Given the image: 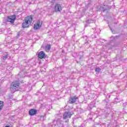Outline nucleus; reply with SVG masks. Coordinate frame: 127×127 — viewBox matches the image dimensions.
<instances>
[{"label": "nucleus", "instance_id": "f257e3e1", "mask_svg": "<svg viewBox=\"0 0 127 127\" xmlns=\"http://www.w3.org/2000/svg\"><path fill=\"white\" fill-rule=\"evenodd\" d=\"M32 21V16H28L25 18L24 22L22 23V28H26L28 27Z\"/></svg>", "mask_w": 127, "mask_h": 127}, {"label": "nucleus", "instance_id": "f03ea898", "mask_svg": "<svg viewBox=\"0 0 127 127\" xmlns=\"http://www.w3.org/2000/svg\"><path fill=\"white\" fill-rule=\"evenodd\" d=\"M18 87H19V82H13L12 85L10 86V91H11V93H13L16 91V89H18Z\"/></svg>", "mask_w": 127, "mask_h": 127}, {"label": "nucleus", "instance_id": "7ed1b4c3", "mask_svg": "<svg viewBox=\"0 0 127 127\" xmlns=\"http://www.w3.org/2000/svg\"><path fill=\"white\" fill-rule=\"evenodd\" d=\"M41 26H42V21L39 20L34 24V29L35 30H38V29L41 28Z\"/></svg>", "mask_w": 127, "mask_h": 127}, {"label": "nucleus", "instance_id": "20e7f679", "mask_svg": "<svg viewBox=\"0 0 127 127\" xmlns=\"http://www.w3.org/2000/svg\"><path fill=\"white\" fill-rule=\"evenodd\" d=\"M62 123H63V122L60 119H58L57 120H54L53 121V124L54 125H55V127H56V126L59 127H63Z\"/></svg>", "mask_w": 127, "mask_h": 127}, {"label": "nucleus", "instance_id": "39448f33", "mask_svg": "<svg viewBox=\"0 0 127 127\" xmlns=\"http://www.w3.org/2000/svg\"><path fill=\"white\" fill-rule=\"evenodd\" d=\"M16 18L15 15L8 16L7 17V21L8 22H11V23H13Z\"/></svg>", "mask_w": 127, "mask_h": 127}, {"label": "nucleus", "instance_id": "423d86ee", "mask_svg": "<svg viewBox=\"0 0 127 127\" xmlns=\"http://www.w3.org/2000/svg\"><path fill=\"white\" fill-rule=\"evenodd\" d=\"M72 117V113L70 112H65L63 115V120L70 119Z\"/></svg>", "mask_w": 127, "mask_h": 127}, {"label": "nucleus", "instance_id": "0eeeda50", "mask_svg": "<svg viewBox=\"0 0 127 127\" xmlns=\"http://www.w3.org/2000/svg\"><path fill=\"white\" fill-rule=\"evenodd\" d=\"M56 12H60L62 10V6L60 4H56L55 6Z\"/></svg>", "mask_w": 127, "mask_h": 127}, {"label": "nucleus", "instance_id": "6e6552de", "mask_svg": "<svg viewBox=\"0 0 127 127\" xmlns=\"http://www.w3.org/2000/svg\"><path fill=\"white\" fill-rule=\"evenodd\" d=\"M77 100H78V97L76 96H71L69 98L68 103H69V104H74V103H76Z\"/></svg>", "mask_w": 127, "mask_h": 127}, {"label": "nucleus", "instance_id": "1a4fd4ad", "mask_svg": "<svg viewBox=\"0 0 127 127\" xmlns=\"http://www.w3.org/2000/svg\"><path fill=\"white\" fill-rule=\"evenodd\" d=\"M38 58H40V59H43L45 57V53L43 51H41L38 54Z\"/></svg>", "mask_w": 127, "mask_h": 127}, {"label": "nucleus", "instance_id": "9d476101", "mask_svg": "<svg viewBox=\"0 0 127 127\" xmlns=\"http://www.w3.org/2000/svg\"><path fill=\"white\" fill-rule=\"evenodd\" d=\"M101 9H103V12H108V11L110 10L111 8L108 5H104L102 7H101Z\"/></svg>", "mask_w": 127, "mask_h": 127}, {"label": "nucleus", "instance_id": "9b49d317", "mask_svg": "<svg viewBox=\"0 0 127 127\" xmlns=\"http://www.w3.org/2000/svg\"><path fill=\"white\" fill-rule=\"evenodd\" d=\"M44 49L46 52H49V50L51 49V46L50 45H47L45 46Z\"/></svg>", "mask_w": 127, "mask_h": 127}, {"label": "nucleus", "instance_id": "f8f14e48", "mask_svg": "<svg viewBox=\"0 0 127 127\" xmlns=\"http://www.w3.org/2000/svg\"><path fill=\"white\" fill-rule=\"evenodd\" d=\"M9 55H8V52L4 53L2 60H4V61L6 60V59H7V58L8 57Z\"/></svg>", "mask_w": 127, "mask_h": 127}, {"label": "nucleus", "instance_id": "ddd939ff", "mask_svg": "<svg viewBox=\"0 0 127 127\" xmlns=\"http://www.w3.org/2000/svg\"><path fill=\"white\" fill-rule=\"evenodd\" d=\"M37 114V110L36 109H32V116H34V115H36Z\"/></svg>", "mask_w": 127, "mask_h": 127}, {"label": "nucleus", "instance_id": "4468645a", "mask_svg": "<svg viewBox=\"0 0 127 127\" xmlns=\"http://www.w3.org/2000/svg\"><path fill=\"white\" fill-rule=\"evenodd\" d=\"M95 72H97V73H100L101 72V68L97 67L95 69Z\"/></svg>", "mask_w": 127, "mask_h": 127}, {"label": "nucleus", "instance_id": "2eb2a0df", "mask_svg": "<svg viewBox=\"0 0 127 127\" xmlns=\"http://www.w3.org/2000/svg\"><path fill=\"white\" fill-rule=\"evenodd\" d=\"M3 104V102L2 101H0V111L2 109V104Z\"/></svg>", "mask_w": 127, "mask_h": 127}, {"label": "nucleus", "instance_id": "dca6fc26", "mask_svg": "<svg viewBox=\"0 0 127 127\" xmlns=\"http://www.w3.org/2000/svg\"><path fill=\"white\" fill-rule=\"evenodd\" d=\"M29 114L30 116H32V109L29 111Z\"/></svg>", "mask_w": 127, "mask_h": 127}, {"label": "nucleus", "instance_id": "f3484780", "mask_svg": "<svg viewBox=\"0 0 127 127\" xmlns=\"http://www.w3.org/2000/svg\"><path fill=\"white\" fill-rule=\"evenodd\" d=\"M115 104H117V103H120V100L118 99H115Z\"/></svg>", "mask_w": 127, "mask_h": 127}, {"label": "nucleus", "instance_id": "a211bd4d", "mask_svg": "<svg viewBox=\"0 0 127 127\" xmlns=\"http://www.w3.org/2000/svg\"><path fill=\"white\" fill-rule=\"evenodd\" d=\"M123 107H125V108H127V105L126 103H123Z\"/></svg>", "mask_w": 127, "mask_h": 127}, {"label": "nucleus", "instance_id": "6ab92c4d", "mask_svg": "<svg viewBox=\"0 0 127 127\" xmlns=\"http://www.w3.org/2000/svg\"><path fill=\"white\" fill-rule=\"evenodd\" d=\"M86 22H87V23H90V20H87V21H86Z\"/></svg>", "mask_w": 127, "mask_h": 127}, {"label": "nucleus", "instance_id": "aec40b11", "mask_svg": "<svg viewBox=\"0 0 127 127\" xmlns=\"http://www.w3.org/2000/svg\"><path fill=\"white\" fill-rule=\"evenodd\" d=\"M22 73H23V71H21L19 73V75H21V74H22Z\"/></svg>", "mask_w": 127, "mask_h": 127}, {"label": "nucleus", "instance_id": "412c9836", "mask_svg": "<svg viewBox=\"0 0 127 127\" xmlns=\"http://www.w3.org/2000/svg\"><path fill=\"white\" fill-rule=\"evenodd\" d=\"M40 118H43V116H40Z\"/></svg>", "mask_w": 127, "mask_h": 127}]
</instances>
